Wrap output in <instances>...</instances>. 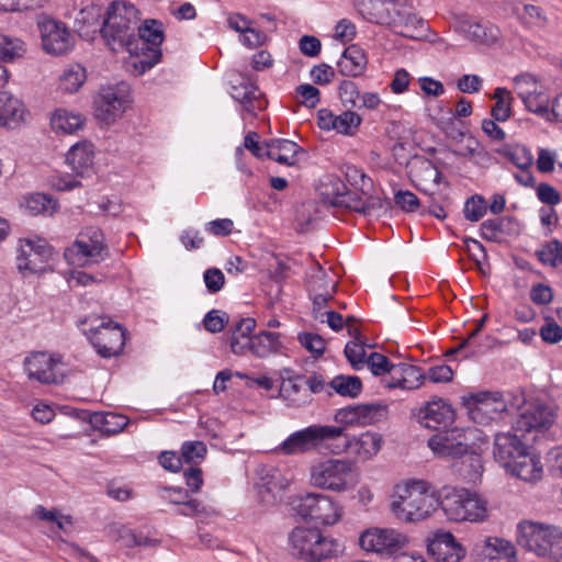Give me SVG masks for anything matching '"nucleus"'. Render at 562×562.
I'll return each mask as SVG.
<instances>
[{
	"label": "nucleus",
	"instance_id": "obj_1",
	"mask_svg": "<svg viewBox=\"0 0 562 562\" xmlns=\"http://www.w3.org/2000/svg\"><path fill=\"white\" fill-rule=\"evenodd\" d=\"M440 507V497L430 483L424 480H407L394 486L390 509L393 515L406 522L422 521Z\"/></svg>",
	"mask_w": 562,
	"mask_h": 562
},
{
	"label": "nucleus",
	"instance_id": "obj_2",
	"mask_svg": "<svg viewBox=\"0 0 562 562\" xmlns=\"http://www.w3.org/2000/svg\"><path fill=\"white\" fill-rule=\"evenodd\" d=\"M362 12L370 22L393 26L404 37L416 40L426 29L407 0H368Z\"/></svg>",
	"mask_w": 562,
	"mask_h": 562
},
{
	"label": "nucleus",
	"instance_id": "obj_3",
	"mask_svg": "<svg viewBox=\"0 0 562 562\" xmlns=\"http://www.w3.org/2000/svg\"><path fill=\"white\" fill-rule=\"evenodd\" d=\"M139 20V11L133 3L113 1L105 11L100 33L113 52L126 49L133 54L135 30Z\"/></svg>",
	"mask_w": 562,
	"mask_h": 562
},
{
	"label": "nucleus",
	"instance_id": "obj_4",
	"mask_svg": "<svg viewBox=\"0 0 562 562\" xmlns=\"http://www.w3.org/2000/svg\"><path fill=\"white\" fill-rule=\"evenodd\" d=\"M440 509L449 521L457 524H482L491 516L488 501L465 487L446 488L440 496Z\"/></svg>",
	"mask_w": 562,
	"mask_h": 562
},
{
	"label": "nucleus",
	"instance_id": "obj_5",
	"mask_svg": "<svg viewBox=\"0 0 562 562\" xmlns=\"http://www.w3.org/2000/svg\"><path fill=\"white\" fill-rule=\"evenodd\" d=\"M428 447L439 458L461 459L460 474L469 482H476L482 474L480 454L469 452L465 437L458 428L443 430L428 439Z\"/></svg>",
	"mask_w": 562,
	"mask_h": 562
},
{
	"label": "nucleus",
	"instance_id": "obj_6",
	"mask_svg": "<svg viewBox=\"0 0 562 562\" xmlns=\"http://www.w3.org/2000/svg\"><path fill=\"white\" fill-rule=\"evenodd\" d=\"M136 30L134 50L127 66L134 74L140 76L159 63L161 58L159 46L162 44L165 35L162 23L154 19L137 24Z\"/></svg>",
	"mask_w": 562,
	"mask_h": 562
},
{
	"label": "nucleus",
	"instance_id": "obj_7",
	"mask_svg": "<svg viewBox=\"0 0 562 562\" xmlns=\"http://www.w3.org/2000/svg\"><path fill=\"white\" fill-rule=\"evenodd\" d=\"M290 550L294 557L306 562H321L338 557L339 542L323 535L318 528L296 527L289 536Z\"/></svg>",
	"mask_w": 562,
	"mask_h": 562
},
{
	"label": "nucleus",
	"instance_id": "obj_8",
	"mask_svg": "<svg viewBox=\"0 0 562 562\" xmlns=\"http://www.w3.org/2000/svg\"><path fill=\"white\" fill-rule=\"evenodd\" d=\"M356 464L348 459L329 458L316 462L310 472L311 484L321 490L345 493L358 483Z\"/></svg>",
	"mask_w": 562,
	"mask_h": 562
},
{
	"label": "nucleus",
	"instance_id": "obj_9",
	"mask_svg": "<svg viewBox=\"0 0 562 562\" xmlns=\"http://www.w3.org/2000/svg\"><path fill=\"white\" fill-rule=\"evenodd\" d=\"M518 542L539 557L562 558V529L559 527L533 521L520 522Z\"/></svg>",
	"mask_w": 562,
	"mask_h": 562
},
{
	"label": "nucleus",
	"instance_id": "obj_10",
	"mask_svg": "<svg viewBox=\"0 0 562 562\" xmlns=\"http://www.w3.org/2000/svg\"><path fill=\"white\" fill-rule=\"evenodd\" d=\"M344 434L342 427L311 425L292 432L276 451L283 456H297L317 450L325 441L336 439Z\"/></svg>",
	"mask_w": 562,
	"mask_h": 562
},
{
	"label": "nucleus",
	"instance_id": "obj_11",
	"mask_svg": "<svg viewBox=\"0 0 562 562\" xmlns=\"http://www.w3.org/2000/svg\"><path fill=\"white\" fill-rule=\"evenodd\" d=\"M293 509L304 519L324 526H333L342 517V507L331 496L321 493H306L293 498Z\"/></svg>",
	"mask_w": 562,
	"mask_h": 562
},
{
	"label": "nucleus",
	"instance_id": "obj_12",
	"mask_svg": "<svg viewBox=\"0 0 562 562\" xmlns=\"http://www.w3.org/2000/svg\"><path fill=\"white\" fill-rule=\"evenodd\" d=\"M108 246L101 229L87 227L65 250L66 260L72 266H88L100 262L108 257Z\"/></svg>",
	"mask_w": 562,
	"mask_h": 562
},
{
	"label": "nucleus",
	"instance_id": "obj_13",
	"mask_svg": "<svg viewBox=\"0 0 562 562\" xmlns=\"http://www.w3.org/2000/svg\"><path fill=\"white\" fill-rule=\"evenodd\" d=\"M81 324L88 326L91 333L90 340L101 357L111 358L120 355L125 345V331L120 325L95 316L83 319Z\"/></svg>",
	"mask_w": 562,
	"mask_h": 562
},
{
	"label": "nucleus",
	"instance_id": "obj_14",
	"mask_svg": "<svg viewBox=\"0 0 562 562\" xmlns=\"http://www.w3.org/2000/svg\"><path fill=\"white\" fill-rule=\"evenodd\" d=\"M359 544L368 552L391 558L406 549L408 538L395 529L374 527L360 535Z\"/></svg>",
	"mask_w": 562,
	"mask_h": 562
},
{
	"label": "nucleus",
	"instance_id": "obj_15",
	"mask_svg": "<svg viewBox=\"0 0 562 562\" xmlns=\"http://www.w3.org/2000/svg\"><path fill=\"white\" fill-rule=\"evenodd\" d=\"M53 248L44 239H20L16 267L24 276L46 271Z\"/></svg>",
	"mask_w": 562,
	"mask_h": 562
},
{
	"label": "nucleus",
	"instance_id": "obj_16",
	"mask_svg": "<svg viewBox=\"0 0 562 562\" xmlns=\"http://www.w3.org/2000/svg\"><path fill=\"white\" fill-rule=\"evenodd\" d=\"M463 405L471 420L475 424L487 425L496 420L507 408L506 402L497 392H479L464 397Z\"/></svg>",
	"mask_w": 562,
	"mask_h": 562
},
{
	"label": "nucleus",
	"instance_id": "obj_17",
	"mask_svg": "<svg viewBox=\"0 0 562 562\" xmlns=\"http://www.w3.org/2000/svg\"><path fill=\"white\" fill-rule=\"evenodd\" d=\"M130 102L125 85L102 88L94 99V115L105 124H111L122 116Z\"/></svg>",
	"mask_w": 562,
	"mask_h": 562
},
{
	"label": "nucleus",
	"instance_id": "obj_18",
	"mask_svg": "<svg viewBox=\"0 0 562 562\" xmlns=\"http://www.w3.org/2000/svg\"><path fill=\"white\" fill-rule=\"evenodd\" d=\"M41 32L42 46L52 55H64L74 46V36L61 21L44 16L37 22Z\"/></svg>",
	"mask_w": 562,
	"mask_h": 562
},
{
	"label": "nucleus",
	"instance_id": "obj_19",
	"mask_svg": "<svg viewBox=\"0 0 562 562\" xmlns=\"http://www.w3.org/2000/svg\"><path fill=\"white\" fill-rule=\"evenodd\" d=\"M61 366L59 355L35 351L24 360L25 372L31 380H36L43 384L59 382L58 369Z\"/></svg>",
	"mask_w": 562,
	"mask_h": 562
},
{
	"label": "nucleus",
	"instance_id": "obj_20",
	"mask_svg": "<svg viewBox=\"0 0 562 562\" xmlns=\"http://www.w3.org/2000/svg\"><path fill=\"white\" fill-rule=\"evenodd\" d=\"M555 419L554 409L542 402H531L526 404L515 424V431L531 432L532 430L548 429Z\"/></svg>",
	"mask_w": 562,
	"mask_h": 562
},
{
	"label": "nucleus",
	"instance_id": "obj_21",
	"mask_svg": "<svg viewBox=\"0 0 562 562\" xmlns=\"http://www.w3.org/2000/svg\"><path fill=\"white\" fill-rule=\"evenodd\" d=\"M415 416L423 427L439 430L452 425L456 414L448 401L436 396L419 407Z\"/></svg>",
	"mask_w": 562,
	"mask_h": 562
},
{
	"label": "nucleus",
	"instance_id": "obj_22",
	"mask_svg": "<svg viewBox=\"0 0 562 562\" xmlns=\"http://www.w3.org/2000/svg\"><path fill=\"white\" fill-rule=\"evenodd\" d=\"M454 23L457 30L471 41L494 44L501 36V31L496 25L482 24L465 12L454 14Z\"/></svg>",
	"mask_w": 562,
	"mask_h": 562
},
{
	"label": "nucleus",
	"instance_id": "obj_23",
	"mask_svg": "<svg viewBox=\"0 0 562 562\" xmlns=\"http://www.w3.org/2000/svg\"><path fill=\"white\" fill-rule=\"evenodd\" d=\"M317 119L319 128L336 131L346 136H353L362 122L361 116L350 110L337 115L328 109H322L318 111Z\"/></svg>",
	"mask_w": 562,
	"mask_h": 562
},
{
	"label": "nucleus",
	"instance_id": "obj_24",
	"mask_svg": "<svg viewBox=\"0 0 562 562\" xmlns=\"http://www.w3.org/2000/svg\"><path fill=\"white\" fill-rule=\"evenodd\" d=\"M514 544L503 538L490 537L475 548V562H515Z\"/></svg>",
	"mask_w": 562,
	"mask_h": 562
},
{
	"label": "nucleus",
	"instance_id": "obj_25",
	"mask_svg": "<svg viewBox=\"0 0 562 562\" xmlns=\"http://www.w3.org/2000/svg\"><path fill=\"white\" fill-rule=\"evenodd\" d=\"M259 475L258 492L261 501L267 504H273L291 482L286 474L274 467L262 468Z\"/></svg>",
	"mask_w": 562,
	"mask_h": 562
},
{
	"label": "nucleus",
	"instance_id": "obj_26",
	"mask_svg": "<svg viewBox=\"0 0 562 562\" xmlns=\"http://www.w3.org/2000/svg\"><path fill=\"white\" fill-rule=\"evenodd\" d=\"M425 380L420 368L408 363L394 364L389 378L382 380V384L387 389L416 390Z\"/></svg>",
	"mask_w": 562,
	"mask_h": 562
},
{
	"label": "nucleus",
	"instance_id": "obj_27",
	"mask_svg": "<svg viewBox=\"0 0 562 562\" xmlns=\"http://www.w3.org/2000/svg\"><path fill=\"white\" fill-rule=\"evenodd\" d=\"M517 432L515 434L506 431L495 435L493 450L494 458L505 469L529 448L522 442Z\"/></svg>",
	"mask_w": 562,
	"mask_h": 562
},
{
	"label": "nucleus",
	"instance_id": "obj_28",
	"mask_svg": "<svg viewBox=\"0 0 562 562\" xmlns=\"http://www.w3.org/2000/svg\"><path fill=\"white\" fill-rule=\"evenodd\" d=\"M409 172L418 190L432 194L430 190L438 187L441 180V172L429 159L415 156L409 162Z\"/></svg>",
	"mask_w": 562,
	"mask_h": 562
},
{
	"label": "nucleus",
	"instance_id": "obj_29",
	"mask_svg": "<svg viewBox=\"0 0 562 562\" xmlns=\"http://www.w3.org/2000/svg\"><path fill=\"white\" fill-rule=\"evenodd\" d=\"M506 471L529 483L540 481L543 475V467L540 457L529 448L526 449L522 454L518 456V458L506 468Z\"/></svg>",
	"mask_w": 562,
	"mask_h": 562
},
{
	"label": "nucleus",
	"instance_id": "obj_30",
	"mask_svg": "<svg viewBox=\"0 0 562 562\" xmlns=\"http://www.w3.org/2000/svg\"><path fill=\"white\" fill-rule=\"evenodd\" d=\"M318 190L324 202L333 206L346 209H348L355 194L353 191L347 189L339 177L334 175L325 176L321 180Z\"/></svg>",
	"mask_w": 562,
	"mask_h": 562
},
{
	"label": "nucleus",
	"instance_id": "obj_31",
	"mask_svg": "<svg viewBox=\"0 0 562 562\" xmlns=\"http://www.w3.org/2000/svg\"><path fill=\"white\" fill-rule=\"evenodd\" d=\"M232 97L240 102L244 109L252 115H256L257 111L263 110L267 105L263 93L255 83L245 78L239 86L233 87Z\"/></svg>",
	"mask_w": 562,
	"mask_h": 562
},
{
	"label": "nucleus",
	"instance_id": "obj_32",
	"mask_svg": "<svg viewBox=\"0 0 562 562\" xmlns=\"http://www.w3.org/2000/svg\"><path fill=\"white\" fill-rule=\"evenodd\" d=\"M102 18H105V13L97 4H88L82 8L75 18V25L79 35L93 38L94 34L100 32Z\"/></svg>",
	"mask_w": 562,
	"mask_h": 562
},
{
	"label": "nucleus",
	"instance_id": "obj_33",
	"mask_svg": "<svg viewBox=\"0 0 562 562\" xmlns=\"http://www.w3.org/2000/svg\"><path fill=\"white\" fill-rule=\"evenodd\" d=\"M367 64L364 50L358 45H350L345 48L337 63V68L344 77H359L364 72Z\"/></svg>",
	"mask_w": 562,
	"mask_h": 562
},
{
	"label": "nucleus",
	"instance_id": "obj_34",
	"mask_svg": "<svg viewBox=\"0 0 562 562\" xmlns=\"http://www.w3.org/2000/svg\"><path fill=\"white\" fill-rule=\"evenodd\" d=\"M92 143H75L66 154V164L77 176H85L93 166Z\"/></svg>",
	"mask_w": 562,
	"mask_h": 562
},
{
	"label": "nucleus",
	"instance_id": "obj_35",
	"mask_svg": "<svg viewBox=\"0 0 562 562\" xmlns=\"http://www.w3.org/2000/svg\"><path fill=\"white\" fill-rule=\"evenodd\" d=\"M429 551L438 562H460L464 557V550L454 537L447 532L440 539L429 544Z\"/></svg>",
	"mask_w": 562,
	"mask_h": 562
},
{
	"label": "nucleus",
	"instance_id": "obj_36",
	"mask_svg": "<svg viewBox=\"0 0 562 562\" xmlns=\"http://www.w3.org/2000/svg\"><path fill=\"white\" fill-rule=\"evenodd\" d=\"M323 268L318 266L317 273L312 276L310 280V289L312 292V300H313V314L315 319H318L319 322H324V312L326 310L327 303L333 299V292L335 291V282H331L330 284V291H319L321 285L323 283Z\"/></svg>",
	"mask_w": 562,
	"mask_h": 562
},
{
	"label": "nucleus",
	"instance_id": "obj_37",
	"mask_svg": "<svg viewBox=\"0 0 562 562\" xmlns=\"http://www.w3.org/2000/svg\"><path fill=\"white\" fill-rule=\"evenodd\" d=\"M268 157L279 164L294 166L307 159V151L297 143H272Z\"/></svg>",
	"mask_w": 562,
	"mask_h": 562
},
{
	"label": "nucleus",
	"instance_id": "obj_38",
	"mask_svg": "<svg viewBox=\"0 0 562 562\" xmlns=\"http://www.w3.org/2000/svg\"><path fill=\"white\" fill-rule=\"evenodd\" d=\"M378 413V407L371 404L348 406L337 413L336 419L345 424L364 426L372 424L376 419Z\"/></svg>",
	"mask_w": 562,
	"mask_h": 562
},
{
	"label": "nucleus",
	"instance_id": "obj_39",
	"mask_svg": "<svg viewBox=\"0 0 562 562\" xmlns=\"http://www.w3.org/2000/svg\"><path fill=\"white\" fill-rule=\"evenodd\" d=\"M256 326L254 318H241L235 325L231 337V349L235 355H245L252 344L251 331Z\"/></svg>",
	"mask_w": 562,
	"mask_h": 562
},
{
	"label": "nucleus",
	"instance_id": "obj_40",
	"mask_svg": "<svg viewBox=\"0 0 562 562\" xmlns=\"http://www.w3.org/2000/svg\"><path fill=\"white\" fill-rule=\"evenodd\" d=\"M23 103L18 98L7 91L0 92V126L12 127L23 119Z\"/></svg>",
	"mask_w": 562,
	"mask_h": 562
},
{
	"label": "nucleus",
	"instance_id": "obj_41",
	"mask_svg": "<svg viewBox=\"0 0 562 562\" xmlns=\"http://www.w3.org/2000/svg\"><path fill=\"white\" fill-rule=\"evenodd\" d=\"M83 117L80 114L69 112L65 109H57L50 116V127L57 133L65 135L74 134L82 128Z\"/></svg>",
	"mask_w": 562,
	"mask_h": 562
},
{
	"label": "nucleus",
	"instance_id": "obj_42",
	"mask_svg": "<svg viewBox=\"0 0 562 562\" xmlns=\"http://www.w3.org/2000/svg\"><path fill=\"white\" fill-rule=\"evenodd\" d=\"M496 151L519 169L530 168L533 162L531 150L520 143H504Z\"/></svg>",
	"mask_w": 562,
	"mask_h": 562
},
{
	"label": "nucleus",
	"instance_id": "obj_43",
	"mask_svg": "<svg viewBox=\"0 0 562 562\" xmlns=\"http://www.w3.org/2000/svg\"><path fill=\"white\" fill-rule=\"evenodd\" d=\"M381 443L382 439L380 435L367 431L349 441V447L361 459L367 460L380 451Z\"/></svg>",
	"mask_w": 562,
	"mask_h": 562
},
{
	"label": "nucleus",
	"instance_id": "obj_44",
	"mask_svg": "<svg viewBox=\"0 0 562 562\" xmlns=\"http://www.w3.org/2000/svg\"><path fill=\"white\" fill-rule=\"evenodd\" d=\"M515 13L519 22L527 29H544L548 24L544 11L538 5L524 4L520 9L516 8Z\"/></svg>",
	"mask_w": 562,
	"mask_h": 562
},
{
	"label": "nucleus",
	"instance_id": "obj_45",
	"mask_svg": "<svg viewBox=\"0 0 562 562\" xmlns=\"http://www.w3.org/2000/svg\"><path fill=\"white\" fill-rule=\"evenodd\" d=\"M279 334L262 331L252 336L250 352L257 357L263 358L270 353L277 352L280 348Z\"/></svg>",
	"mask_w": 562,
	"mask_h": 562
},
{
	"label": "nucleus",
	"instance_id": "obj_46",
	"mask_svg": "<svg viewBox=\"0 0 562 562\" xmlns=\"http://www.w3.org/2000/svg\"><path fill=\"white\" fill-rule=\"evenodd\" d=\"M86 79V69L81 65H69L64 69L59 78V87L66 92L74 93L79 90Z\"/></svg>",
	"mask_w": 562,
	"mask_h": 562
},
{
	"label": "nucleus",
	"instance_id": "obj_47",
	"mask_svg": "<svg viewBox=\"0 0 562 562\" xmlns=\"http://www.w3.org/2000/svg\"><path fill=\"white\" fill-rule=\"evenodd\" d=\"M330 387L341 396L356 398L362 391V382L356 375H337L330 383Z\"/></svg>",
	"mask_w": 562,
	"mask_h": 562
},
{
	"label": "nucleus",
	"instance_id": "obj_48",
	"mask_svg": "<svg viewBox=\"0 0 562 562\" xmlns=\"http://www.w3.org/2000/svg\"><path fill=\"white\" fill-rule=\"evenodd\" d=\"M493 99L495 104L492 108L491 115L497 122H505L512 113L513 98L506 88H496L494 90Z\"/></svg>",
	"mask_w": 562,
	"mask_h": 562
},
{
	"label": "nucleus",
	"instance_id": "obj_49",
	"mask_svg": "<svg viewBox=\"0 0 562 562\" xmlns=\"http://www.w3.org/2000/svg\"><path fill=\"white\" fill-rule=\"evenodd\" d=\"M348 209L367 216H378L379 212L384 209V203L378 196L370 195L364 199L358 192H355Z\"/></svg>",
	"mask_w": 562,
	"mask_h": 562
},
{
	"label": "nucleus",
	"instance_id": "obj_50",
	"mask_svg": "<svg viewBox=\"0 0 562 562\" xmlns=\"http://www.w3.org/2000/svg\"><path fill=\"white\" fill-rule=\"evenodd\" d=\"M207 447L203 441H184L181 446L180 458L182 459V463L184 462L196 467L205 459Z\"/></svg>",
	"mask_w": 562,
	"mask_h": 562
},
{
	"label": "nucleus",
	"instance_id": "obj_51",
	"mask_svg": "<svg viewBox=\"0 0 562 562\" xmlns=\"http://www.w3.org/2000/svg\"><path fill=\"white\" fill-rule=\"evenodd\" d=\"M25 53V44L18 37L0 34V60L10 61Z\"/></svg>",
	"mask_w": 562,
	"mask_h": 562
},
{
	"label": "nucleus",
	"instance_id": "obj_52",
	"mask_svg": "<svg viewBox=\"0 0 562 562\" xmlns=\"http://www.w3.org/2000/svg\"><path fill=\"white\" fill-rule=\"evenodd\" d=\"M562 243L558 239H552L546 243L536 255L540 262L550 267H558L561 265Z\"/></svg>",
	"mask_w": 562,
	"mask_h": 562
},
{
	"label": "nucleus",
	"instance_id": "obj_53",
	"mask_svg": "<svg viewBox=\"0 0 562 562\" xmlns=\"http://www.w3.org/2000/svg\"><path fill=\"white\" fill-rule=\"evenodd\" d=\"M445 148L457 156L469 158L475 164H482L485 159V150L480 143H475V146H469L464 143H450V146L442 144Z\"/></svg>",
	"mask_w": 562,
	"mask_h": 562
},
{
	"label": "nucleus",
	"instance_id": "obj_54",
	"mask_svg": "<svg viewBox=\"0 0 562 562\" xmlns=\"http://www.w3.org/2000/svg\"><path fill=\"white\" fill-rule=\"evenodd\" d=\"M521 100L530 112H533L546 120H551L549 113V97L544 92L537 90Z\"/></svg>",
	"mask_w": 562,
	"mask_h": 562
},
{
	"label": "nucleus",
	"instance_id": "obj_55",
	"mask_svg": "<svg viewBox=\"0 0 562 562\" xmlns=\"http://www.w3.org/2000/svg\"><path fill=\"white\" fill-rule=\"evenodd\" d=\"M366 364L373 375L381 378V381L389 378L394 367V363L380 352H371L367 358Z\"/></svg>",
	"mask_w": 562,
	"mask_h": 562
},
{
	"label": "nucleus",
	"instance_id": "obj_56",
	"mask_svg": "<svg viewBox=\"0 0 562 562\" xmlns=\"http://www.w3.org/2000/svg\"><path fill=\"white\" fill-rule=\"evenodd\" d=\"M108 533L113 541L120 542L123 547H136L137 535H135L130 528L123 525L113 524L109 526Z\"/></svg>",
	"mask_w": 562,
	"mask_h": 562
},
{
	"label": "nucleus",
	"instance_id": "obj_57",
	"mask_svg": "<svg viewBox=\"0 0 562 562\" xmlns=\"http://www.w3.org/2000/svg\"><path fill=\"white\" fill-rule=\"evenodd\" d=\"M464 217L470 222L480 221L486 213V203L483 196L473 195L464 203Z\"/></svg>",
	"mask_w": 562,
	"mask_h": 562
},
{
	"label": "nucleus",
	"instance_id": "obj_58",
	"mask_svg": "<svg viewBox=\"0 0 562 562\" xmlns=\"http://www.w3.org/2000/svg\"><path fill=\"white\" fill-rule=\"evenodd\" d=\"M101 422V429L108 434H116L124 429L127 425V418L120 414L108 413L105 415L95 416V423Z\"/></svg>",
	"mask_w": 562,
	"mask_h": 562
},
{
	"label": "nucleus",
	"instance_id": "obj_59",
	"mask_svg": "<svg viewBox=\"0 0 562 562\" xmlns=\"http://www.w3.org/2000/svg\"><path fill=\"white\" fill-rule=\"evenodd\" d=\"M345 356L355 370H360L367 361L366 348L357 341H349L345 347Z\"/></svg>",
	"mask_w": 562,
	"mask_h": 562
},
{
	"label": "nucleus",
	"instance_id": "obj_60",
	"mask_svg": "<svg viewBox=\"0 0 562 562\" xmlns=\"http://www.w3.org/2000/svg\"><path fill=\"white\" fill-rule=\"evenodd\" d=\"M538 90V82L532 75L522 74L514 79V91L520 99Z\"/></svg>",
	"mask_w": 562,
	"mask_h": 562
},
{
	"label": "nucleus",
	"instance_id": "obj_61",
	"mask_svg": "<svg viewBox=\"0 0 562 562\" xmlns=\"http://www.w3.org/2000/svg\"><path fill=\"white\" fill-rule=\"evenodd\" d=\"M338 94L344 104H349L351 108L358 106L360 91L356 82L342 80L338 87Z\"/></svg>",
	"mask_w": 562,
	"mask_h": 562
},
{
	"label": "nucleus",
	"instance_id": "obj_62",
	"mask_svg": "<svg viewBox=\"0 0 562 562\" xmlns=\"http://www.w3.org/2000/svg\"><path fill=\"white\" fill-rule=\"evenodd\" d=\"M299 340L315 357L322 356L325 351L326 342L319 335L311 333L300 334Z\"/></svg>",
	"mask_w": 562,
	"mask_h": 562
},
{
	"label": "nucleus",
	"instance_id": "obj_63",
	"mask_svg": "<svg viewBox=\"0 0 562 562\" xmlns=\"http://www.w3.org/2000/svg\"><path fill=\"white\" fill-rule=\"evenodd\" d=\"M344 173L347 181L355 188H359L362 192L367 187H370L371 180L366 176V173L352 165H346L344 168Z\"/></svg>",
	"mask_w": 562,
	"mask_h": 562
},
{
	"label": "nucleus",
	"instance_id": "obj_64",
	"mask_svg": "<svg viewBox=\"0 0 562 562\" xmlns=\"http://www.w3.org/2000/svg\"><path fill=\"white\" fill-rule=\"evenodd\" d=\"M227 321L228 317L226 313L218 310H212L205 315L203 324L205 329L210 333H220L224 329Z\"/></svg>",
	"mask_w": 562,
	"mask_h": 562
}]
</instances>
